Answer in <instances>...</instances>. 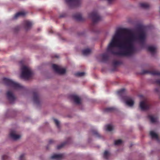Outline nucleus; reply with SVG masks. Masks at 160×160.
I'll list each match as a JSON object with an SVG mask.
<instances>
[{"label": "nucleus", "mask_w": 160, "mask_h": 160, "mask_svg": "<svg viewBox=\"0 0 160 160\" xmlns=\"http://www.w3.org/2000/svg\"><path fill=\"white\" fill-rule=\"evenodd\" d=\"M73 18L76 20L80 21H82L84 20L82 18L81 14L79 13H76L73 16Z\"/></svg>", "instance_id": "obj_13"}, {"label": "nucleus", "mask_w": 160, "mask_h": 160, "mask_svg": "<svg viewBox=\"0 0 160 160\" xmlns=\"http://www.w3.org/2000/svg\"><path fill=\"white\" fill-rule=\"evenodd\" d=\"M66 3L71 8L78 7L81 4L82 0H65Z\"/></svg>", "instance_id": "obj_5"}, {"label": "nucleus", "mask_w": 160, "mask_h": 160, "mask_svg": "<svg viewBox=\"0 0 160 160\" xmlns=\"http://www.w3.org/2000/svg\"><path fill=\"white\" fill-rule=\"evenodd\" d=\"M102 58V61L103 62H106L109 58L108 55L106 53H104L100 55Z\"/></svg>", "instance_id": "obj_14"}, {"label": "nucleus", "mask_w": 160, "mask_h": 160, "mask_svg": "<svg viewBox=\"0 0 160 160\" xmlns=\"http://www.w3.org/2000/svg\"><path fill=\"white\" fill-rule=\"evenodd\" d=\"M92 31H93V32H94V30H92Z\"/></svg>", "instance_id": "obj_43"}, {"label": "nucleus", "mask_w": 160, "mask_h": 160, "mask_svg": "<svg viewBox=\"0 0 160 160\" xmlns=\"http://www.w3.org/2000/svg\"><path fill=\"white\" fill-rule=\"evenodd\" d=\"M52 68L54 71L58 74H63L66 72V69L62 68L60 67L59 66L55 64L52 65Z\"/></svg>", "instance_id": "obj_6"}, {"label": "nucleus", "mask_w": 160, "mask_h": 160, "mask_svg": "<svg viewBox=\"0 0 160 160\" xmlns=\"http://www.w3.org/2000/svg\"><path fill=\"white\" fill-rule=\"evenodd\" d=\"M54 57L56 58H58L59 56L58 55H56L54 56Z\"/></svg>", "instance_id": "obj_40"}, {"label": "nucleus", "mask_w": 160, "mask_h": 160, "mask_svg": "<svg viewBox=\"0 0 160 160\" xmlns=\"http://www.w3.org/2000/svg\"><path fill=\"white\" fill-rule=\"evenodd\" d=\"M150 134L152 138H155L157 140L158 139V135L153 131H150Z\"/></svg>", "instance_id": "obj_20"}, {"label": "nucleus", "mask_w": 160, "mask_h": 160, "mask_svg": "<svg viewBox=\"0 0 160 160\" xmlns=\"http://www.w3.org/2000/svg\"><path fill=\"white\" fill-rule=\"evenodd\" d=\"M22 72L21 77L22 78L28 79L31 76L32 72L30 68L24 66L22 68Z\"/></svg>", "instance_id": "obj_4"}, {"label": "nucleus", "mask_w": 160, "mask_h": 160, "mask_svg": "<svg viewBox=\"0 0 160 160\" xmlns=\"http://www.w3.org/2000/svg\"><path fill=\"white\" fill-rule=\"evenodd\" d=\"M91 50L89 48H87L83 50L82 51V54L84 55H87L89 54L91 52Z\"/></svg>", "instance_id": "obj_23"}, {"label": "nucleus", "mask_w": 160, "mask_h": 160, "mask_svg": "<svg viewBox=\"0 0 160 160\" xmlns=\"http://www.w3.org/2000/svg\"><path fill=\"white\" fill-rule=\"evenodd\" d=\"M140 6L141 8L144 9H148L150 7L149 5L146 3H141Z\"/></svg>", "instance_id": "obj_21"}, {"label": "nucleus", "mask_w": 160, "mask_h": 160, "mask_svg": "<svg viewBox=\"0 0 160 160\" xmlns=\"http://www.w3.org/2000/svg\"><path fill=\"white\" fill-rule=\"evenodd\" d=\"M53 142H54V141H53L52 139H50L49 141V144H52V143Z\"/></svg>", "instance_id": "obj_38"}, {"label": "nucleus", "mask_w": 160, "mask_h": 160, "mask_svg": "<svg viewBox=\"0 0 160 160\" xmlns=\"http://www.w3.org/2000/svg\"><path fill=\"white\" fill-rule=\"evenodd\" d=\"M147 73L150 74L152 75H157L160 76V72L158 71H150L147 70H143L142 71V74H145Z\"/></svg>", "instance_id": "obj_10"}, {"label": "nucleus", "mask_w": 160, "mask_h": 160, "mask_svg": "<svg viewBox=\"0 0 160 160\" xmlns=\"http://www.w3.org/2000/svg\"><path fill=\"white\" fill-rule=\"evenodd\" d=\"M4 84L8 86L12 87L15 89H20L23 88V87L19 84L17 83L12 80L6 78L3 79Z\"/></svg>", "instance_id": "obj_3"}, {"label": "nucleus", "mask_w": 160, "mask_h": 160, "mask_svg": "<svg viewBox=\"0 0 160 160\" xmlns=\"http://www.w3.org/2000/svg\"><path fill=\"white\" fill-rule=\"evenodd\" d=\"M54 122H55L56 125L57 127L58 128H59V126H60L59 122L56 119H54Z\"/></svg>", "instance_id": "obj_32"}, {"label": "nucleus", "mask_w": 160, "mask_h": 160, "mask_svg": "<svg viewBox=\"0 0 160 160\" xmlns=\"http://www.w3.org/2000/svg\"><path fill=\"white\" fill-rule=\"evenodd\" d=\"M89 17L92 21L91 27L92 28L94 24L98 23L102 19V17L100 15L97 10L93 11L89 14Z\"/></svg>", "instance_id": "obj_2"}, {"label": "nucleus", "mask_w": 160, "mask_h": 160, "mask_svg": "<svg viewBox=\"0 0 160 160\" xmlns=\"http://www.w3.org/2000/svg\"><path fill=\"white\" fill-rule=\"evenodd\" d=\"M26 14V13L23 12H20L17 13L14 16V18L16 19L19 16H24Z\"/></svg>", "instance_id": "obj_22"}, {"label": "nucleus", "mask_w": 160, "mask_h": 160, "mask_svg": "<svg viewBox=\"0 0 160 160\" xmlns=\"http://www.w3.org/2000/svg\"><path fill=\"white\" fill-rule=\"evenodd\" d=\"M139 33L138 38L131 30L127 28L117 29L108 48L107 51L111 54L120 56H130L135 51L134 43L138 39L140 42L144 43L146 34L142 28H138Z\"/></svg>", "instance_id": "obj_1"}, {"label": "nucleus", "mask_w": 160, "mask_h": 160, "mask_svg": "<svg viewBox=\"0 0 160 160\" xmlns=\"http://www.w3.org/2000/svg\"><path fill=\"white\" fill-rule=\"evenodd\" d=\"M63 156V155L62 154H55L52 156L51 158L52 159L58 160L61 159L62 158Z\"/></svg>", "instance_id": "obj_15"}, {"label": "nucleus", "mask_w": 160, "mask_h": 160, "mask_svg": "<svg viewBox=\"0 0 160 160\" xmlns=\"http://www.w3.org/2000/svg\"><path fill=\"white\" fill-rule=\"evenodd\" d=\"M155 91L157 92H159V89L158 88H157L155 89Z\"/></svg>", "instance_id": "obj_39"}, {"label": "nucleus", "mask_w": 160, "mask_h": 160, "mask_svg": "<svg viewBox=\"0 0 160 160\" xmlns=\"http://www.w3.org/2000/svg\"><path fill=\"white\" fill-rule=\"evenodd\" d=\"M20 63L21 64H22V61H21L20 62Z\"/></svg>", "instance_id": "obj_42"}, {"label": "nucleus", "mask_w": 160, "mask_h": 160, "mask_svg": "<svg viewBox=\"0 0 160 160\" xmlns=\"http://www.w3.org/2000/svg\"><path fill=\"white\" fill-rule=\"evenodd\" d=\"M85 74V73L84 72H78L77 73H76L75 74V75L77 77H81L84 76Z\"/></svg>", "instance_id": "obj_27"}, {"label": "nucleus", "mask_w": 160, "mask_h": 160, "mask_svg": "<svg viewBox=\"0 0 160 160\" xmlns=\"http://www.w3.org/2000/svg\"><path fill=\"white\" fill-rule=\"evenodd\" d=\"M125 89L122 88L117 92L118 94L121 96H123L125 94Z\"/></svg>", "instance_id": "obj_25"}, {"label": "nucleus", "mask_w": 160, "mask_h": 160, "mask_svg": "<svg viewBox=\"0 0 160 160\" xmlns=\"http://www.w3.org/2000/svg\"><path fill=\"white\" fill-rule=\"evenodd\" d=\"M139 106L142 110H146L149 108L150 104L147 101L145 100L141 102Z\"/></svg>", "instance_id": "obj_7"}, {"label": "nucleus", "mask_w": 160, "mask_h": 160, "mask_svg": "<svg viewBox=\"0 0 160 160\" xmlns=\"http://www.w3.org/2000/svg\"><path fill=\"white\" fill-rule=\"evenodd\" d=\"M32 24L31 22L26 21L24 22L25 28L26 30L29 29L31 27Z\"/></svg>", "instance_id": "obj_17"}, {"label": "nucleus", "mask_w": 160, "mask_h": 160, "mask_svg": "<svg viewBox=\"0 0 160 160\" xmlns=\"http://www.w3.org/2000/svg\"><path fill=\"white\" fill-rule=\"evenodd\" d=\"M106 130L108 131H111L113 129V127L111 124H108L106 126Z\"/></svg>", "instance_id": "obj_26"}, {"label": "nucleus", "mask_w": 160, "mask_h": 160, "mask_svg": "<svg viewBox=\"0 0 160 160\" xmlns=\"http://www.w3.org/2000/svg\"><path fill=\"white\" fill-rule=\"evenodd\" d=\"M122 143V141L121 139H119L115 140L114 142V144L115 145H119Z\"/></svg>", "instance_id": "obj_31"}, {"label": "nucleus", "mask_w": 160, "mask_h": 160, "mask_svg": "<svg viewBox=\"0 0 160 160\" xmlns=\"http://www.w3.org/2000/svg\"><path fill=\"white\" fill-rule=\"evenodd\" d=\"M120 63V62L118 61H115L113 62V64L115 66L119 65Z\"/></svg>", "instance_id": "obj_34"}, {"label": "nucleus", "mask_w": 160, "mask_h": 160, "mask_svg": "<svg viewBox=\"0 0 160 160\" xmlns=\"http://www.w3.org/2000/svg\"><path fill=\"white\" fill-rule=\"evenodd\" d=\"M7 97L8 99L10 101V103H12L16 99V98L12 92L10 91H8L7 93Z\"/></svg>", "instance_id": "obj_8"}, {"label": "nucleus", "mask_w": 160, "mask_h": 160, "mask_svg": "<svg viewBox=\"0 0 160 160\" xmlns=\"http://www.w3.org/2000/svg\"><path fill=\"white\" fill-rule=\"evenodd\" d=\"M126 103L128 106L132 107L134 105V102L131 98H128L126 101Z\"/></svg>", "instance_id": "obj_16"}, {"label": "nucleus", "mask_w": 160, "mask_h": 160, "mask_svg": "<svg viewBox=\"0 0 160 160\" xmlns=\"http://www.w3.org/2000/svg\"><path fill=\"white\" fill-rule=\"evenodd\" d=\"M71 99H73L75 102L77 104H79L80 102V99L78 97L75 95H71L70 96Z\"/></svg>", "instance_id": "obj_12"}, {"label": "nucleus", "mask_w": 160, "mask_h": 160, "mask_svg": "<svg viewBox=\"0 0 160 160\" xmlns=\"http://www.w3.org/2000/svg\"><path fill=\"white\" fill-rule=\"evenodd\" d=\"M109 155V153L108 151H106L104 152L103 154V157L104 158L106 159H108Z\"/></svg>", "instance_id": "obj_29"}, {"label": "nucleus", "mask_w": 160, "mask_h": 160, "mask_svg": "<svg viewBox=\"0 0 160 160\" xmlns=\"http://www.w3.org/2000/svg\"><path fill=\"white\" fill-rule=\"evenodd\" d=\"M67 143V142H64L62 143H61L60 145H59L57 146V149H59L62 148Z\"/></svg>", "instance_id": "obj_30"}, {"label": "nucleus", "mask_w": 160, "mask_h": 160, "mask_svg": "<svg viewBox=\"0 0 160 160\" xmlns=\"http://www.w3.org/2000/svg\"><path fill=\"white\" fill-rule=\"evenodd\" d=\"M148 118L150 120L151 122L152 123H154L157 122V118L153 117L151 115H149L148 116Z\"/></svg>", "instance_id": "obj_24"}, {"label": "nucleus", "mask_w": 160, "mask_h": 160, "mask_svg": "<svg viewBox=\"0 0 160 160\" xmlns=\"http://www.w3.org/2000/svg\"><path fill=\"white\" fill-rule=\"evenodd\" d=\"M92 132L93 134L95 135L97 137H100V135L98 132L97 131L95 130H93L92 131Z\"/></svg>", "instance_id": "obj_28"}, {"label": "nucleus", "mask_w": 160, "mask_h": 160, "mask_svg": "<svg viewBox=\"0 0 160 160\" xmlns=\"http://www.w3.org/2000/svg\"><path fill=\"white\" fill-rule=\"evenodd\" d=\"M8 158V156L7 155H3L2 157V159L3 160H5Z\"/></svg>", "instance_id": "obj_35"}, {"label": "nucleus", "mask_w": 160, "mask_h": 160, "mask_svg": "<svg viewBox=\"0 0 160 160\" xmlns=\"http://www.w3.org/2000/svg\"><path fill=\"white\" fill-rule=\"evenodd\" d=\"M156 84L160 85V79H158L155 81Z\"/></svg>", "instance_id": "obj_36"}, {"label": "nucleus", "mask_w": 160, "mask_h": 160, "mask_svg": "<svg viewBox=\"0 0 160 160\" xmlns=\"http://www.w3.org/2000/svg\"><path fill=\"white\" fill-rule=\"evenodd\" d=\"M156 48L155 47L153 46H149L147 48L148 51L150 52L152 54H154L155 53Z\"/></svg>", "instance_id": "obj_18"}, {"label": "nucleus", "mask_w": 160, "mask_h": 160, "mask_svg": "<svg viewBox=\"0 0 160 160\" xmlns=\"http://www.w3.org/2000/svg\"><path fill=\"white\" fill-rule=\"evenodd\" d=\"M109 4H111L114 1V0H107Z\"/></svg>", "instance_id": "obj_37"}, {"label": "nucleus", "mask_w": 160, "mask_h": 160, "mask_svg": "<svg viewBox=\"0 0 160 160\" xmlns=\"http://www.w3.org/2000/svg\"><path fill=\"white\" fill-rule=\"evenodd\" d=\"M64 17V15H61L60 16V18L63 17Z\"/></svg>", "instance_id": "obj_41"}, {"label": "nucleus", "mask_w": 160, "mask_h": 160, "mask_svg": "<svg viewBox=\"0 0 160 160\" xmlns=\"http://www.w3.org/2000/svg\"><path fill=\"white\" fill-rule=\"evenodd\" d=\"M25 156L24 154L21 155L19 158V160H25Z\"/></svg>", "instance_id": "obj_33"}, {"label": "nucleus", "mask_w": 160, "mask_h": 160, "mask_svg": "<svg viewBox=\"0 0 160 160\" xmlns=\"http://www.w3.org/2000/svg\"><path fill=\"white\" fill-rule=\"evenodd\" d=\"M14 131H11L10 133V137L14 140H17L20 138L21 136L19 135H17L15 134Z\"/></svg>", "instance_id": "obj_11"}, {"label": "nucleus", "mask_w": 160, "mask_h": 160, "mask_svg": "<svg viewBox=\"0 0 160 160\" xmlns=\"http://www.w3.org/2000/svg\"><path fill=\"white\" fill-rule=\"evenodd\" d=\"M33 100L34 103L39 104L40 102L38 92L34 91L33 92Z\"/></svg>", "instance_id": "obj_9"}, {"label": "nucleus", "mask_w": 160, "mask_h": 160, "mask_svg": "<svg viewBox=\"0 0 160 160\" xmlns=\"http://www.w3.org/2000/svg\"><path fill=\"white\" fill-rule=\"evenodd\" d=\"M115 110L116 109L113 107L108 108L104 109V112H114Z\"/></svg>", "instance_id": "obj_19"}]
</instances>
